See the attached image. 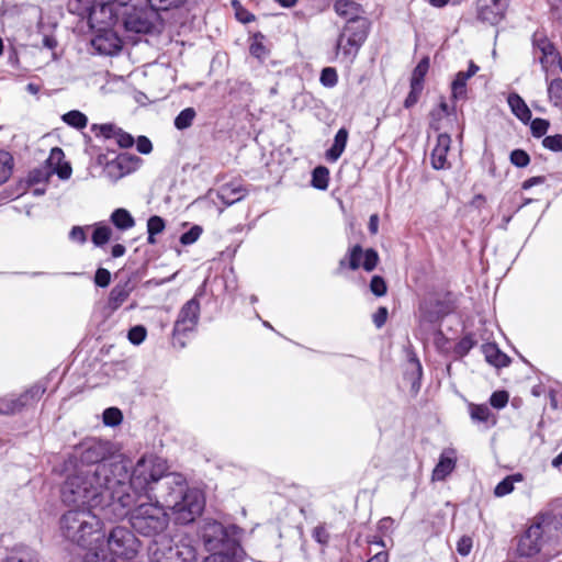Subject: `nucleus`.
I'll use <instances>...</instances> for the list:
<instances>
[{"instance_id": "obj_1", "label": "nucleus", "mask_w": 562, "mask_h": 562, "mask_svg": "<svg viewBox=\"0 0 562 562\" xmlns=\"http://www.w3.org/2000/svg\"><path fill=\"white\" fill-rule=\"evenodd\" d=\"M162 487L167 492L153 496L155 503H140L131 513L133 529L146 537L162 532L168 526L166 508L170 509L178 524L192 522L204 508V498L200 491L188 488L187 481L181 474L166 479Z\"/></svg>"}, {"instance_id": "obj_2", "label": "nucleus", "mask_w": 562, "mask_h": 562, "mask_svg": "<svg viewBox=\"0 0 562 562\" xmlns=\"http://www.w3.org/2000/svg\"><path fill=\"white\" fill-rule=\"evenodd\" d=\"M126 474L121 463L98 464L95 468H75L67 474L61 486V501L68 506L99 508L109 520L116 516L117 491Z\"/></svg>"}, {"instance_id": "obj_3", "label": "nucleus", "mask_w": 562, "mask_h": 562, "mask_svg": "<svg viewBox=\"0 0 562 562\" xmlns=\"http://www.w3.org/2000/svg\"><path fill=\"white\" fill-rule=\"evenodd\" d=\"M124 468L126 477L122 479V483L115 486L117 493L116 498V516L124 518L131 513L143 497L153 501L155 485L158 484V493L167 492L162 484L166 479L175 473L167 474L168 465L166 461L154 454L143 456L130 473L127 464L120 460Z\"/></svg>"}, {"instance_id": "obj_4", "label": "nucleus", "mask_w": 562, "mask_h": 562, "mask_svg": "<svg viewBox=\"0 0 562 562\" xmlns=\"http://www.w3.org/2000/svg\"><path fill=\"white\" fill-rule=\"evenodd\" d=\"M240 532L235 525L206 521L202 528V539L210 555L204 562H241L246 553L239 543Z\"/></svg>"}, {"instance_id": "obj_5", "label": "nucleus", "mask_w": 562, "mask_h": 562, "mask_svg": "<svg viewBox=\"0 0 562 562\" xmlns=\"http://www.w3.org/2000/svg\"><path fill=\"white\" fill-rule=\"evenodd\" d=\"M59 528L66 540L79 547H88L104 537L102 521L90 508L67 510L59 519Z\"/></svg>"}, {"instance_id": "obj_6", "label": "nucleus", "mask_w": 562, "mask_h": 562, "mask_svg": "<svg viewBox=\"0 0 562 562\" xmlns=\"http://www.w3.org/2000/svg\"><path fill=\"white\" fill-rule=\"evenodd\" d=\"M369 34L368 20L346 23L336 42V55L344 63L352 64Z\"/></svg>"}, {"instance_id": "obj_7", "label": "nucleus", "mask_w": 562, "mask_h": 562, "mask_svg": "<svg viewBox=\"0 0 562 562\" xmlns=\"http://www.w3.org/2000/svg\"><path fill=\"white\" fill-rule=\"evenodd\" d=\"M453 310L450 293L428 292L419 302L416 317L420 326L434 325L450 314Z\"/></svg>"}, {"instance_id": "obj_8", "label": "nucleus", "mask_w": 562, "mask_h": 562, "mask_svg": "<svg viewBox=\"0 0 562 562\" xmlns=\"http://www.w3.org/2000/svg\"><path fill=\"white\" fill-rule=\"evenodd\" d=\"M111 453L110 445L98 438H88L75 448L70 462L75 468L91 469L98 464H113L116 461H106Z\"/></svg>"}, {"instance_id": "obj_9", "label": "nucleus", "mask_w": 562, "mask_h": 562, "mask_svg": "<svg viewBox=\"0 0 562 562\" xmlns=\"http://www.w3.org/2000/svg\"><path fill=\"white\" fill-rule=\"evenodd\" d=\"M151 562H195V548L188 542L172 543L169 539L155 541L150 547Z\"/></svg>"}, {"instance_id": "obj_10", "label": "nucleus", "mask_w": 562, "mask_h": 562, "mask_svg": "<svg viewBox=\"0 0 562 562\" xmlns=\"http://www.w3.org/2000/svg\"><path fill=\"white\" fill-rule=\"evenodd\" d=\"M106 549L113 559H132L137 553L139 542L135 535L126 527H114L106 538Z\"/></svg>"}, {"instance_id": "obj_11", "label": "nucleus", "mask_w": 562, "mask_h": 562, "mask_svg": "<svg viewBox=\"0 0 562 562\" xmlns=\"http://www.w3.org/2000/svg\"><path fill=\"white\" fill-rule=\"evenodd\" d=\"M45 391V386L34 384L19 395L10 394L0 397V414L14 415L30 406H33L40 401Z\"/></svg>"}, {"instance_id": "obj_12", "label": "nucleus", "mask_w": 562, "mask_h": 562, "mask_svg": "<svg viewBox=\"0 0 562 562\" xmlns=\"http://www.w3.org/2000/svg\"><path fill=\"white\" fill-rule=\"evenodd\" d=\"M132 1L133 0H93L89 12L90 26L99 31L105 30L112 24L114 14H119V12L113 9V5L127 7Z\"/></svg>"}, {"instance_id": "obj_13", "label": "nucleus", "mask_w": 562, "mask_h": 562, "mask_svg": "<svg viewBox=\"0 0 562 562\" xmlns=\"http://www.w3.org/2000/svg\"><path fill=\"white\" fill-rule=\"evenodd\" d=\"M378 262L379 255L374 249L369 248L363 251L361 246L356 245L349 249L346 257L340 259L339 268L348 267L351 270H357L362 267L366 271L370 272L375 269Z\"/></svg>"}, {"instance_id": "obj_14", "label": "nucleus", "mask_w": 562, "mask_h": 562, "mask_svg": "<svg viewBox=\"0 0 562 562\" xmlns=\"http://www.w3.org/2000/svg\"><path fill=\"white\" fill-rule=\"evenodd\" d=\"M142 159L127 153L117 155L114 159L104 165L103 173L111 181L115 182L121 178L136 171Z\"/></svg>"}, {"instance_id": "obj_15", "label": "nucleus", "mask_w": 562, "mask_h": 562, "mask_svg": "<svg viewBox=\"0 0 562 562\" xmlns=\"http://www.w3.org/2000/svg\"><path fill=\"white\" fill-rule=\"evenodd\" d=\"M543 542V528L540 522L532 524L519 538L517 554L530 558L538 554Z\"/></svg>"}, {"instance_id": "obj_16", "label": "nucleus", "mask_w": 562, "mask_h": 562, "mask_svg": "<svg viewBox=\"0 0 562 562\" xmlns=\"http://www.w3.org/2000/svg\"><path fill=\"white\" fill-rule=\"evenodd\" d=\"M200 317V302L193 297L181 307L173 327V335H184L194 330Z\"/></svg>"}, {"instance_id": "obj_17", "label": "nucleus", "mask_w": 562, "mask_h": 562, "mask_svg": "<svg viewBox=\"0 0 562 562\" xmlns=\"http://www.w3.org/2000/svg\"><path fill=\"white\" fill-rule=\"evenodd\" d=\"M508 0H477V19L491 25L498 24L505 16Z\"/></svg>"}, {"instance_id": "obj_18", "label": "nucleus", "mask_w": 562, "mask_h": 562, "mask_svg": "<svg viewBox=\"0 0 562 562\" xmlns=\"http://www.w3.org/2000/svg\"><path fill=\"white\" fill-rule=\"evenodd\" d=\"M91 132L95 135V137H102L108 140H115V143L121 148H130L134 145V137L123 131L121 127L114 124H93L91 126Z\"/></svg>"}, {"instance_id": "obj_19", "label": "nucleus", "mask_w": 562, "mask_h": 562, "mask_svg": "<svg viewBox=\"0 0 562 562\" xmlns=\"http://www.w3.org/2000/svg\"><path fill=\"white\" fill-rule=\"evenodd\" d=\"M122 15L123 25L128 32L148 33L153 29V22L147 16V12L136 5H132L131 11L126 9Z\"/></svg>"}, {"instance_id": "obj_20", "label": "nucleus", "mask_w": 562, "mask_h": 562, "mask_svg": "<svg viewBox=\"0 0 562 562\" xmlns=\"http://www.w3.org/2000/svg\"><path fill=\"white\" fill-rule=\"evenodd\" d=\"M450 145L451 137L448 134L442 133L438 135L436 146L430 154V162L434 169L440 170L450 167L447 159Z\"/></svg>"}, {"instance_id": "obj_21", "label": "nucleus", "mask_w": 562, "mask_h": 562, "mask_svg": "<svg viewBox=\"0 0 562 562\" xmlns=\"http://www.w3.org/2000/svg\"><path fill=\"white\" fill-rule=\"evenodd\" d=\"M480 67L470 61L469 68L467 71L457 72L453 81L451 82V97L454 100H462L467 98V82L470 78H472L477 71Z\"/></svg>"}, {"instance_id": "obj_22", "label": "nucleus", "mask_w": 562, "mask_h": 562, "mask_svg": "<svg viewBox=\"0 0 562 562\" xmlns=\"http://www.w3.org/2000/svg\"><path fill=\"white\" fill-rule=\"evenodd\" d=\"M457 457L454 449H445L439 461L432 470V481H443L456 468Z\"/></svg>"}, {"instance_id": "obj_23", "label": "nucleus", "mask_w": 562, "mask_h": 562, "mask_svg": "<svg viewBox=\"0 0 562 562\" xmlns=\"http://www.w3.org/2000/svg\"><path fill=\"white\" fill-rule=\"evenodd\" d=\"M65 154L61 148L54 147L46 160L50 172L56 173L61 180H67L71 176V166L64 161Z\"/></svg>"}, {"instance_id": "obj_24", "label": "nucleus", "mask_w": 562, "mask_h": 562, "mask_svg": "<svg viewBox=\"0 0 562 562\" xmlns=\"http://www.w3.org/2000/svg\"><path fill=\"white\" fill-rule=\"evenodd\" d=\"M85 548L87 552L83 557V562H114L112 554L106 549V544L104 546V537Z\"/></svg>"}, {"instance_id": "obj_25", "label": "nucleus", "mask_w": 562, "mask_h": 562, "mask_svg": "<svg viewBox=\"0 0 562 562\" xmlns=\"http://www.w3.org/2000/svg\"><path fill=\"white\" fill-rule=\"evenodd\" d=\"M133 290L134 285L131 280L115 284L110 292L109 306L112 310H117L128 299Z\"/></svg>"}, {"instance_id": "obj_26", "label": "nucleus", "mask_w": 562, "mask_h": 562, "mask_svg": "<svg viewBox=\"0 0 562 562\" xmlns=\"http://www.w3.org/2000/svg\"><path fill=\"white\" fill-rule=\"evenodd\" d=\"M470 417L474 423L484 424L485 428H490L496 424V417L485 404H470Z\"/></svg>"}, {"instance_id": "obj_27", "label": "nucleus", "mask_w": 562, "mask_h": 562, "mask_svg": "<svg viewBox=\"0 0 562 562\" xmlns=\"http://www.w3.org/2000/svg\"><path fill=\"white\" fill-rule=\"evenodd\" d=\"M334 9L338 15L347 19V23H351L356 20H366L360 16L361 9L359 4L352 0H336Z\"/></svg>"}, {"instance_id": "obj_28", "label": "nucleus", "mask_w": 562, "mask_h": 562, "mask_svg": "<svg viewBox=\"0 0 562 562\" xmlns=\"http://www.w3.org/2000/svg\"><path fill=\"white\" fill-rule=\"evenodd\" d=\"M507 103L517 119H519L524 123L530 121L531 111L529 110L528 105L519 94L515 92L510 93L507 98Z\"/></svg>"}, {"instance_id": "obj_29", "label": "nucleus", "mask_w": 562, "mask_h": 562, "mask_svg": "<svg viewBox=\"0 0 562 562\" xmlns=\"http://www.w3.org/2000/svg\"><path fill=\"white\" fill-rule=\"evenodd\" d=\"M348 140V131L346 128H340L335 135L334 144L326 151L327 160L335 162L342 155Z\"/></svg>"}, {"instance_id": "obj_30", "label": "nucleus", "mask_w": 562, "mask_h": 562, "mask_svg": "<svg viewBox=\"0 0 562 562\" xmlns=\"http://www.w3.org/2000/svg\"><path fill=\"white\" fill-rule=\"evenodd\" d=\"M483 352L486 361L496 368H503L509 364V357L502 352L495 344L483 346Z\"/></svg>"}, {"instance_id": "obj_31", "label": "nucleus", "mask_w": 562, "mask_h": 562, "mask_svg": "<svg viewBox=\"0 0 562 562\" xmlns=\"http://www.w3.org/2000/svg\"><path fill=\"white\" fill-rule=\"evenodd\" d=\"M245 195L246 191L239 186L225 184L218 191L220 200L226 205L240 201Z\"/></svg>"}, {"instance_id": "obj_32", "label": "nucleus", "mask_w": 562, "mask_h": 562, "mask_svg": "<svg viewBox=\"0 0 562 562\" xmlns=\"http://www.w3.org/2000/svg\"><path fill=\"white\" fill-rule=\"evenodd\" d=\"M111 222L119 229L126 231L135 225V221L131 213L125 209H116L111 214Z\"/></svg>"}, {"instance_id": "obj_33", "label": "nucleus", "mask_w": 562, "mask_h": 562, "mask_svg": "<svg viewBox=\"0 0 562 562\" xmlns=\"http://www.w3.org/2000/svg\"><path fill=\"white\" fill-rule=\"evenodd\" d=\"M3 562H41L35 553L26 548L19 547L10 552Z\"/></svg>"}, {"instance_id": "obj_34", "label": "nucleus", "mask_w": 562, "mask_h": 562, "mask_svg": "<svg viewBox=\"0 0 562 562\" xmlns=\"http://www.w3.org/2000/svg\"><path fill=\"white\" fill-rule=\"evenodd\" d=\"M166 227L165 221L158 215L150 216L147 221V241L150 245L156 244V235L164 232Z\"/></svg>"}, {"instance_id": "obj_35", "label": "nucleus", "mask_w": 562, "mask_h": 562, "mask_svg": "<svg viewBox=\"0 0 562 562\" xmlns=\"http://www.w3.org/2000/svg\"><path fill=\"white\" fill-rule=\"evenodd\" d=\"M61 119L67 125L78 130L86 127L88 124V117L77 110L65 113Z\"/></svg>"}, {"instance_id": "obj_36", "label": "nucleus", "mask_w": 562, "mask_h": 562, "mask_svg": "<svg viewBox=\"0 0 562 562\" xmlns=\"http://www.w3.org/2000/svg\"><path fill=\"white\" fill-rule=\"evenodd\" d=\"M329 171L326 167L319 166L313 170L312 184L314 188L325 190L328 187Z\"/></svg>"}, {"instance_id": "obj_37", "label": "nucleus", "mask_w": 562, "mask_h": 562, "mask_svg": "<svg viewBox=\"0 0 562 562\" xmlns=\"http://www.w3.org/2000/svg\"><path fill=\"white\" fill-rule=\"evenodd\" d=\"M112 236V229L110 226L104 224H98L94 227L93 234H92V243L101 247L105 245Z\"/></svg>"}, {"instance_id": "obj_38", "label": "nucleus", "mask_w": 562, "mask_h": 562, "mask_svg": "<svg viewBox=\"0 0 562 562\" xmlns=\"http://www.w3.org/2000/svg\"><path fill=\"white\" fill-rule=\"evenodd\" d=\"M196 115V112L193 108L183 109L175 119V126L178 130H186L190 127L193 123V120Z\"/></svg>"}, {"instance_id": "obj_39", "label": "nucleus", "mask_w": 562, "mask_h": 562, "mask_svg": "<svg viewBox=\"0 0 562 562\" xmlns=\"http://www.w3.org/2000/svg\"><path fill=\"white\" fill-rule=\"evenodd\" d=\"M428 68H429L428 58H423L413 70L412 78H411V85L424 88V78L428 71Z\"/></svg>"}, {"instance_id": "obj_40", "label": "nucleus", "mask_w": 562, "mask_h": 562, "mask_svg": "<svg viewBox=\"0 0 562 562\" xmlns=\"http://www.w3.org/2000/svg\"><path fill=\"white\" fill-rule=\"evenodd\" d=\"M521 480V476L519 474L517 475H509L505 477L503 481H501L494 490V494L497 497L505 496L513 492L514 490V483L519 482Z\"/></svg>"}, {"instance_id": "obj_41", "label": "nucleus", "mask_w": 562, "mask_h": 562, "mask_svg": "<svg viewBox=\"0 0 562 562\" xmlns=\"http://www.w3.org/2000/svg\"><path fill=\"white\" fill-rule=\"evenodd\" d=\"M548 95L550 101L555 106L562 105V79L557 78L549 82L548 85Z\"/></svg>"}, {"instance_id": "obj_42", "label": "nucleus", "mask_w": 562, "mask_h": 562, "mask_svg": "<svg viewBox=\"0 0 562 562\" xmlns=\"http://www.w3.org/2000/svg\"><path fill=\"white\" fill-rule=\"evenodd\" d=\"M0 184L4 183L11 176L13 158L9 153L0 154Z\"/></svg>"}, {"instance_id": "obj_43", "label": "nucleus", "mask_w": 562, "mask_h": 562, "mask_svg": "<svg viewBox=\"0 0 562 562\" xmlns=\"http://www.w3.org/2000/svg\"><path fill=\"white\" fill-rule=\"evenodd\" d=\"M187 0H147L150 8L155 11H167L173 8H179L184 4Z\"/></svg>"}, {"instance_id": "obj_44", "label": "nucleus", "mask_w": 562, "mask_h": 562, "mask_svg": "<svg viewBox=\"0 0 562 562\" xmlns=\"http://www.w3.org/2000/svg\"><path fill=\"white\" fill-rule=\"evenodd\" d=\"M103 423L106 426H117L122 423L123 415L122 412L116 407H109L103 412Z\"/></svg>"}, {"instance_id": "obj_45", "label": "nucleus", "mask_w": 562, "mask_h": 562, "mask_svg": "<svg viewBox=\"0 0 562 562\" xmlns=\"http://www.w3.org/2000/svg\"><path fill=\"white\" fill-rule=\"evenodd\" d=\"M321 83L326 88H333L338 82V75L335 68L326 67L322 70L319 77Z\"/></svg>"}, {"instance_id": "obj_46", "label": "nucleus", "mask_w": 562, "mask_h": 562, "mask_svg": "<svg viewBox=\"0 0 562 562\" xmlns=\"http://www.w3.org/2000/svg\"><path fill=\"white\" fill-rule=\"evenodd\" d=\"M146 336H147V330L142 325L132 327L127 334L128 340L131 341V344H133L135 346L140 345L146 339Z\"/></svg>"}, {"instance_id": "obj_47", "label": "nucleus", "mask_w": 562, "mask_h": 562, "mask_svg": "<svg viewBox=\"0 0 562 562\" xmlns=\"http://www.w3.org/2000/svg\"><path fill=\"white\" fill-rule=\"evenodd\" d=\"M203 229L199 225L192 226L188 232L181 235L180 243L182 245H192L194 244L201 236Z\"/></svg>"}, {"instance_id": "obj_48", "label": "nucleus", "mask_w": 562, "mask_h": 562, "mask_svg": "<svg viewBox=\"0 0 562 562\" xmlns=\"http://www.w3.org/2000/svg\"><path fill=\"white\" fill-rule=\"evenodd\" d=\"M529 161V155L522 149H515L510 153V162L516 167H526Z\"/></svg>"}, {"instance_id": "obj_49", "label": "nucleus", "mask_w": 562, "mask_h": 562, "mask_svg": "<svg viewBox=\"0 0 562 562\" xmlns=\"http://www.w3.org/2000/svg\"><path fill=\"white\" fill-rule=\"evenodd\" d=\"M542 145L544 148L550 149L552 151H562V135H551L547 136L542 140Z\"/></svg>"}, {"instance_id": "obj_50", "label": "nucleus", "mask_w": 562, "mask_h": 562, "mask_svg": "<svg viewBox=\"0 0 562 562\" xmlns=\"http://www.w3.org/2000/svg\"><path fill=\"white\" fill-rule=\"evenodd\" d=\"M370 290L376 296H383L386 293V283L382 277L374 276L370 282Z\"/></svg>"}, {"instance_id": "obj_51", "label": "nucleus", "mask_w": 562, "mask_h": 562, "mask_svg": "<svg viewBox=\"0 0 562 562\" xmlns=\"http://www.w3.org/2000/svg\"><path fill=\"white\" fill-rule=\"evenodd\" d=\"M530 128L535 137H541L547 133L549 128V122L544 119H535L531 122Z\"/></svg>"}, {"instance_id": "obj_52", "label": "nucleus", "mask_w": 562, "mask_h": 562, "mask_svg": "<svg viewBox=\"0 0 562 562\" xmlns=\"http://www.w3.org/2000/svg\"><path fill=\"white\" fill-rule=\"evenodd\" d=\"M508 393L506 391H496L491 395L490 403L495 408H504L508 403Z\"/></svg>"}, {"instance_id": "obj_53", "label": "nucleus", "mask_w": 562, "mask_h": 562, "mask_svg": "<svg viewBox=\"0 0 562 562\" xmlns=\"http://www.w3.org/2000/svg\"><path fill=\"white\" fill-rule=\"evenodd\" d=\"M69 239L77 244H85L87 240L86 228L82 226H74L69 232Z\"/></svg>"}, {"instance_id": "obj_54", "label": "nucleus", "mask_w": 562, "mask_h": 562, "mask_svg": "<svg viewBox=\"0 0 562 562\" xmlns=\"http://www.w3.org/2000/svg\"><path fill=\"white\" fill-rule=\"evenodd\" d=\"M111 280V273L109 270L104 268H99L94 276V282L97 285L101 288H105L109 285Z\"/></svg>"}, {"instance_id": "obj_55", "label": "nucleus", "mask_w": 562, "mask_h": 562, "mask_svg": "<svg viewBox=\"0 0 562 562\" xmlns=\"http://www.w3.org/2000/svg\"><path fill=\"white\" fill-rule=\"evenodd\" d=\"M423 91V87L411 85V91L404 101V106L406 109L413 106L417 101Z\"/></svg>"}, {"instance_id": "obj_56", "label": "nucleus", "mask_w": 562, "mask_h": 562, "mask_svg": "<svg viewBox=\"0 0 562 562\" xmlns=\"http://www.w3.org/2000/svg\"><path fill=\"white\" fill-rule=\"evenodd\" d=\"M472 539L468 536H463L457 543V551L460 555L465 557L471 552Z\"/></svg>"}, {"instance_id": "obj_57", "label": "nucleus", "mask_w": 562, "mask_h": 562, "mask_svg": "<svg viewBox=\"0 0 562 562\" xmlns=\"http://www.w3.org/2000/svg\"><path fill=\"white\" fill-rule=\"evenodd\" d=\"M136 148L143 155H148L153 150V144L146 136H138L136 140Z\"/></svg>"}, {"instance_id": "obj_58", "label": "nucleus", "mask_w": 562, "mask_h": 562, "mask_svg": "<svg viewBox=\"0 0 562 562\" xmlns=\"http://www.w3.org/2000/svg\"><path fill=\"white\" fill-rule=\"evenodd\" d=\"M313 538L322 544H326L329 540V535L324 526H317L313 530Z\"/></svg>"}, {"instance_id": "obj_59", "label": "nucleus", "mask_w": 562, "mask_h": 562, "mask_svg": "<svg viewBox=\"0 0 562 562\" xmlns=\"http://www.w3.org/2000/svg\"><path fill=\"white\" fill-rule=\"evenodd\" d=\"M387 318V310L386 307H379L378 311L373 314V323L378 328H381Z\"/></svg>"}, {"instance_id": "obj_60", "label": "nucleus", "mask_w": 562, "mask_h": 562, "mask_svg": "<svg viewBox=\"0 0 562 562\" xmlns=\"http://www.w3.org/2000/svg\"><path fill=\"white\" fill-rule=\"evenodd\" d=\"M546 181V178L542 176L531 177L522 182L521 188L524 190H528L535 186L542 184Z\"/></svg>"}, {"instance_id": "obj_61", "label": "nucleus", "mask_w": 562, "mask_h": 562, "mask_svg": "<svg viewBox=\"0 0 562 562\" xmlns=\"http://www.w3.org/2000/svg\"><path fill=\"white\" fill-rule=\"evenodd\" d=\"M236 18L238 21H240L243 23H249L255 20V16L251 13H249L247 10L241 9V8H238L236 10Z\"/></svg>"}, {"instance_id": "obj_62", "label": "nucleus", "mask_w": 562, "mask_h": 562, "mask_svg": "<svg viewBox=\"0 0 562 562\" xmlns=\"http://www.w3.org/2000/svg\"><path fill=\"white\" fill-rule=\"evenodd\" d=\"M550 7L553 15L562 20V0H550Z\"/></svg>"}, {"instance_id": "obj_63", "label": "nucleus", "mask_w": 562, "mask_h": 562, "mask_svg": "<svg viewBox=\"0 0 562 562\" xmlns=\"http://www.w3.org/2000/svg\"><path fill=\"white\" fill-rule=\"evenodd\" d=\"M367 562H389V553L386 551H380Z\"/></svg>"}, {"instance_id": "obj_64", "label": "nucleus", "mask_w": 562, "mask_h": 562, "mask_svg": "<svg viewBox=\"0 0 562 562\" xmlns=\"http://www.w3.org/2000/svg\"><path fill=\"white\" fill-rule=\"evenodd\" d=\"M379 227V216L376 214H372L369 221V231L371 234H376Z\"/></svg>"}]
</instances>
